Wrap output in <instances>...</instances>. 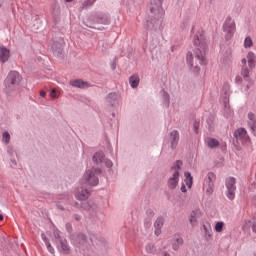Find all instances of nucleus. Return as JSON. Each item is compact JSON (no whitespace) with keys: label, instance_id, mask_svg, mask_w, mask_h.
<instances>
[{"label":"nucleus","instance_id":"f257e3e1","mask_svg":"<svg viewBox=\"0 0 256 256\" xmlns=\"http://www.w3.org/2000/svg\"><path fill=\"white\" fill-rule=\"evenodd\" d=\"M205 51L206 50L196 48L193 52H188L186 55L187 66L194 75H199L201 72V65H206L207 63Z\"/></svg>","mask_w":256,"mask_h":256},{"label":"nucleus","instance_id":"f03ea898","mask_svg":"<svg viewBox=\"0 0 256 256\" xmlns=\"http://www.w3.org/2000/svg\"><path fill=\"white\" fill-rule=\"evenodd\" d=\"M150 12L152 13V17H154L158 23L155 25L152 21L148 20L146 22V27L147 29H155V27H157L160 23L159 19H163L165 16V10H163V0H150Z\"/></svg>","mask_w":256,"mask_h":256},{"label":"nucleus","instance_id":"7ed1b4c3","mask_svg":"<svg viewBox=\"0 0 256 256\" xmlns=\"http://www.w3.org/2000/svg\"><path fill=\"white\" fill-rule=\"evenodd\" d=\"M191 33L193 36V43L196 45V49H201V51H207V40H205V32L203 29L193 26Z\"/></svg>","mask_w":256,"mask_h":256},{"label":"nucleus","instance_id":"20e7f679","mask_svg":"<svg viewBox=\"0 0 256 256\" xmlns=\"http://www.w3.org/2000/svg\"><path fill=\"white\" fill-rule=\"evenodd\" d=\"M22 79L23 78L21 77V74H19V72L15 70L10 71L6 79L4 80V86L6 91H14V89H17V87L21 85Z\"/></svg>","mask_w":256,"mask_h":256},{"label":"nucleus","instance_id":"39448f33","mask_svg":"<svg viewBox=\"0 0 256 256\" xmlns=\"http://www.w3.org/2000/svg\"><path fill=\"white\" fill-rule=\"evenodd\" d=\"M101 173V169L92 168L86 171L83 175V178L80 180L81 184L90 185V187H96L99 185V174Z\"/></svg>","mask_w":256,"mask_h":256},{"label":"nucleus","instance_id":"423d86ee","mask_svg":"<svg viewBox=\"0 0 256 256\" xmlns=\"http://www.w3.org/2000/svg\"><path fill=\"white\" fill-rule=\"evenodd\" d=\"M181 165H183V161L177 160L175 165L171 167L172 177L168 179V187L169 189H175L179 183V171H181Z\"/></svg>","mask_w":256,"mask_h":256},{"label":"nucleus","instance_id":"0eeeda50","mask_svg":"<svg viewBox=\"0 0 256 256\" xmlns=\"http://www.w3.org/2000/svg\"><path fill=\"white\" fill-rule=\"evenodd\" d=\"M237 180L235 177H228L225 180V187H226V197L230 201H233L235 199V191H237V186H236Z\"/></svg>","mask_w":256,"mask_h":256},{"label":"nucleus","instance_id":"6e6552de","mask_svg":"<svg viewBox=\"0 0 256 256\" xmlns=\"http://www.w3.org/2000/svg\"><path fill=\"white\" fill-rule=\"evenodd\" d=\"M234 138L236 139L237 143H241V145H249V143H251V138H249L247 130L243 127L235 130Z\"/></svg>","mask_w":256,"mask_h":256},{"label":"nucleus","instance_id":"1a4fd4ad","mask_svg":"<svg viewBox=\"0 0 256 256\" xmlns=\"http://www.w3.org/2000/svg\"><path fill=\"white\" fill-rule=\"evenodd\" d=\"M231 95V85L229 83H224L221 90L220 101L224 105V109L229 111V97Z\"/></svg>","mask_w":256,"mask_h":256},{"label":"nucleus","instance_id":"9d476101","mask_svg":"<svg viewBox=\"0 0 256 256\" xmlns=\"http://www.w3.org/2000/svg\"><path fill=\"white\" fill-rule=\"evenodd\" d=\"M223 31L226 33V39H231L235 34V20L228 16L223 24Z\"/></svg>","mask_w":256,"mask_h":256},{"label":"nucleus","instance_id":"9b49d317","mask_svg":"<svg viewBox=\"0 0 256 256\" xmlns=\"http://www.w3.org/2000/svg\"><path fill=\"white\" fill-rule=\"evenodd\" d=\"M217 180V176L213 172H209L205 178L206 183V193L207 195H213V191L215 189V181Z\"/></svg>","mask_w":256,"mask_h":256},{"label":"nucleus","instance_id":"f8f14e48","mask_svg":"<svg viewBox=\"0 0 256 256\" xmlns=\"http://www.w3.org/2000/svg\"><path fill=\"white\" fill-rule=\"evenodd\" d=\"M249 73L250 70L247 67H242V71H241V75L242 77H244L245 83L243 84V86L241 87V91L243 93H247L249 91V89H251V85H253V81L251 80V78H249Z\"/></svg>","mask_w":256,"mask_h":256},{"label":"nucleus","instance_id":"ddd939ff","mask_svg":"<svg viewBox=\"0 0 256 256\" xmlns=\"http://www.w3.org/2000/svg\"><path fill=\"white\" fill-rule=\"evenodd\" d=\"M241 63L243 65V67H247L246 65L248 63V67H249L250 70L255 69V67H256V55H255V53L252 52V51L248 52L246 58H243L241 60Z\"/></svg>","mask_w":256,"mask_h":256},{"label":"nucleus","instance_id":"4468645a","mask_svg":"<svg viewBox=\"0 0 256 256\" xmlns=\"http://www.w3.org/2000/svg\"><path fill=\"white\" fill-rule=\"evenodd\" d=\"M89 197H91V192H89V190H87L85 188H81L80 190H78L75 193V198L78 201H87V199H89Z\"/></svg>","mask_w":256,"mask_h":256},{"label":"nucleus","instance_id":"2eb2a0df","mask_svg":"<svg viewBox=\"0 0 256 256\" xmlns=\"http://www.w3.org/2000/svg\"><path fill=\"white\" fill-rule=\"evenodd\" d=\"M72 242L76 247H85L87 244V237H85V234H78L72 238Z\"/></svg>","mask_w":256,"mask_h":256},{"label":"nucleus","instance_id":"dca6fc26","mask_svg":"<svg viewBox=\"0 0 256 256\" xmlns=\"http://www.w3.org/2000/svg\"><path fill=\"white\" fill-rule=\"evenodd\" d=\"M10 57L11 51L5 46H0V63H7Z\"/></svg>","mask_w":256,"mask_h":256},{"label":"nucleus","instance_id":"f3484780","mask_svg":"<svg viewBox=\"0 0 256 256\" xmlns=\"http://www.w3.org/2000/svg\"><path fill=\"white\" fill-rule=\"evenodd\" d=\"M177 145H179V131L173 130L170 132V147L177 149Z\"/></svg>","mask_w":256,"mask_h":256},{"label":"nucleus","instance_id":"a211bd4d","mask_svg":"<svg viewBox=\"0 0 256 256\" xmlns=\"http://www.w3.org/2000/svg\"><path fill=\"white\" fill-rule=\"evenodd\" d=\"M80 207L84 211H88V213H90V215H93L94 213H97V205L91 204V202H83L80 205Z\"/></svg>","mask_w":256,"mask_h":256},{"label":"nucleus","instance_id":"6ab92c4d","mask_svg":"<svg viewBox=\"0 0 256 256\" xmlns=\"http://www.w3.org/2000/svg\"><path fill=\"white\" fill-rule=\"evenodd\" d=\"M71 87H76V89H87L89 88V84L83 80H71L70 81Z\"/></svg>","mask_w":256,"mask_h":256},{"label":"nucleus","instance_id":"aec40b11","mask_svg":"<svg viewBox=\"0 0 256 256\" xmlns=\"http://www.w3.org/2000/svg\"><path fill=\"white\" fill-rule=\"evenodd\" d=\"M57 243V249L60 250L65 255L69 254V244H67V239H62Z\"/></svg>","mask_w":256,"mask_h":256},{"label":"nucleus","instance_id":"412c9836","mask_svg":"<svg viewBox=\"0 0 256 256\" xmlns=\"http://www.w3.org/2000/svg\"><path fill=\"white\" fill-rule=\"evenodd\" d=\"M248 127L251 129L252 133L255 135L256 133V119L255 114L253 112L248 113Z\"/></svg>","mask_w":256,"mask_h":256},{"label":"nucleus","instance_id":"4be33fe9","mask_svg":"<svg viewBox=\"0 0 256 256\" xmlns=\"http://www.w3.org/2000/svg\"><path fill=\"white\" fill-rule=\"evenodd\" d=\"M92 161L96 165H100V163H103V161H105V154L103 152H96L92 157Z\"/></svg>","mask_w":256,"mask_h":256},{"label":"nucleus","instance_id":"5701e85b","mask_svg":"<svg viewBox=\"0 0 256 256\" xmlns=\"http://www.w3.org/2000/svg\"><path fill=\"white\" fill-rule=\"evenodd\" d=\"M172 249H174V251H178L179 247H181V245H183V238L181 236H175L172 241Z\"/></svg>","mask_w":256,"mask_h":256},{"label":"nucleus","instance_id":"b1692460","mask_svg":"<svg viewBox=\"0 0 256 256\" xmlns=\"http://www.w3.org/2000/svg\"><path fill=\"white\" fill-rule=\"evenodd\" d=\"M163 218L160 217V218H157L155 223H154V227H155V235L159 236L161 235V227H163Z\"/></svg>","mask_w":256,"mask_h":256},{"label":"nucleus","instance_id":"393cba45","mask_svg":"<svg viewBox=\"0 0 256 256\" xmlns=\"http://www.w3.org/2000/svg\"><path fill=\"white\" fill-rule=\"evenodd\" d=\"M202 231L204 233L205 239H207L208 241L209 239H211V237H213V230L211 229V226L207 227V225L203 224Z\"/></svg>","mask_w":256,"mask_h":256},{"label":"nucleus","instance_id":"a878e982","mask_svg":"<svg viewBox=\"0 0 256 256\" xmlns=\"http://www.w3.org/2000/svg\"><path fill=\"white\" fill-rule=\"evenodd\" d=\"M206 144L209 147V149H217V147H219L220 145L219 140L215 138H207Z\"/></svg>","mask_w":256,"mask_h":256},{"label":"nucleus","instance_id":"bb28decb","mask_svg":"<svg viewBox=\"0 0 256 256\" xmlns=\"http://www.w3.org/2000/svg\"><path fill=\"white\" fill-rule=\"evenodd\" d=\"M184 183L188 189H191L193 187V176H191V172H185L184 173Z\"/></svg>","mask_w":256,"mask_h":256},{"label":"nucleus","instance_id":"cd10ccee","mask_svg":"<svg viewBox=\"0 0 256 256\" xmlns=\"http://www.w3.org/2000/svg\"><path fill=\"white\" fill-rule=\"evenodd\" d=\"M161 97L163 99V104L165 105V107H169V104L171 103L169 93L165 90H162Z\"/></svg>","mask_w":256,"mask_h":256},{"label":"nucleus","instance_id":"c85d7f7f","mask_svg":"<svg viewBox=\"0 0 256 256\" xmlns=\"http://www.w3.org/2000/svg\"><path fill=\"white\" fill-rule=\"evenodd\" d=\"M129 83L132 89H137V87H139V76H131L129 78Z\"/></svg>","mask_w":256,"mask_h":256},{"label":"nucleus","instance_id":"c756f323","mask_svg":"<svg viewBox=\"0 0 256 256\" xmlns=\"http://www.w3.org/2000/svg\"><path fill=\"white\" fill-rule=\"evenodd\" d=\"M253 47V38L251 36H246L244 39V48L251 49Z\"/></svg>","mask_w":256,"mask_h":256},{"label":"nucleus","instance_id":"7c9ffc66","mask_svg":"<svg viewBox=\"0 0 256 256\" xmlns=\"http://www.w3.org/2000/svg\"><path fill=\"white\" fill-rule=\"evenodd\" d=\"M189 222L193 227L194 225H197V211L191 212Z\"/></svg>","mask_w":256,"mask_h":256},{"label":"nucleus","instance_id":"2f4dec72","mask_svg":"<svg viewBox=\"0 0 256 256\" xmlns=\"http://www.w3.org/2000/svg\"><path fill=\"white\" fill-rule=\"evenodd\" d=\"M146 252L148 255H155L157 252V249L155 248V245L153 244H147L146 245Z\"/></svg>","mask_w":256,"mask_h":256},{"label":"nucleus","instance_id":"473e14b6","mask_svg":"<svg viewBox=\"0 0 256 256\" xmlns=\"http://www.w3.org/2000/svg\"><path fill=\"white\" fill-rule=\"evenodd\" d=\"M223 227H225V222L220 221V222L216 223L214 229H215L216 233H221V232H223Z\"/></svg>","mask_w":256,"mask_h":256},{"label":"nucleus","instance_id":"72a5a7b5","mask_svg":"<svg viewBox=\"0 0 256 256\" xmlns=\"http://www.w3.org/2000/svg\"><path fill=\"white\" fill-rule=\"evenodd\" d=\"M107 101L111 105H113V101H117V93H115V92L109 93L108 96H107Z\"/></svg>","mask_w":256,"mask_h":256},{"label":"nucleus","instance_id":"f704fd0d","mask_svg":"<svg viewBox=\"0 0 256 256\" xmlns=\"http://www.w3.org/2000/svg\"><path fill=\"white\" fill-rule=\"evenodd\" d=\"M53 235H54V239L56 240V243H59V241L65 239L61 236V231H59L58 229L54 230Z\"/></svg>","mask_w":256,"mask_h":256},{"label":"nucleus","instance_id":"c9c22d12","mask_svg":"<svg viewBox=\"0 0 256 256\" xmlns=\"http://www.w3.org/2000/svg\"><path fill=\"white\" fill-rule=\"evenodd\" d=\"M2 139L6 145H9V142L11 141V134L9 132H3Z\"/></svg>","mask_w":256,"mask_h":256},{"label":"nucleus","instance_id":"e433bc0d","mask_svg":"<svg viewBox=\"0 0 256 256\" xmlns=\"http://www.w3.org/2000/svg\"><path fill=\"white\" fill-rule=\"evenodd\" d=\"M103 163H105L106 167H108L109 169L113 167V161H111L110 159L104 158Z\"/></svg>","mask_w":256,"mask_h":256},{"label":"nucleus","instance_id":"4c0bfd02","mask_svg":"<svg viewBox=\"0 0 256 256\" xmlns=\"http://www.w3.org/2000/svg\"><path fill=\"white\" fill-rule=\"evenodd\" d=\"M46 248L49 251V253H51L52 255L55 253V248H53V246H51V242L46 244Z\"/></svg>","mask_w":256,"mask_h":256},{"label":"nucleus","instance_id":"58836bf2","mask_svg":"<svg viewBox=\"0 0 256 256\" xmlns=\"http://www.w3.org/2000/svg\"><path fill=\"white\" fill-rule=\"evenodd\" d=\"M250 223H251L252 231L256 233V218H252Z\"/></svg>","mask_w":256,"mask_h":256},{"label":"nucleus","instance_id":"ea45409f","mask_svg":"<svg viewBox=\"0 0 256 256\" xmlns=\"http://www.w3.org/2000/svg\"><path fill=\"white\" fill-rule=\"evenodd\" d=\"M96 0H87L84 2V7H91Z\"/></svg>","mask_w":256,"mask_h":256},{"label":"nucleus","instance_id":"a19ab883","mask_svg":"<svg viewBox=\"0 0 256 256\" xmlns=\"http://www.w3.org/2000/svg\"><path fill=\"white\" fill-rule=\"evenodd\" d=\"M235 83L236 85H241V83H243V78H241V76H236Z\"/></svg>","mask_w":256,"mask_h":256},{"label":"nucleus","instance_id":"79ce46f5","mask_svg":"<svg viewBox=\"0 0 256 256\" xmlns=\"http://www.w3.org/2000/svg\"><path fill=\"white\" fill-rule=\"evenodd\" d=\"M193 129H194L195 133H197L199 131V121L194 122Z\"/></svg>","mask_w":256,"mask_h":256},{"label":"nucleus","instance_id":"37998d69","mask_svg":"<svg viewBox=\"0 0 256 256\" xmlns=\"http://www.w3.org/2000/svg\"><path fill=\"white\" fill-rule=\"evenodd\" d=\"M41 239H42V241H44L45 245H47V243H50L49 239H47V236L45 235V233L41 234Z\"/></svg>","mask_w":256,"mask_h":256},{"label":"nucleus","instance_id":"c03bdc74","mask_svg":"<svg viewBox=\"0 0 256 256\" xmlns=\"http://www.w3.org/2000/svg\"><path fill=\"white\" fill-rule=\"evenodd\" d=\"M50 97H52V99H55V97H57V92L55 91V89L51 91Z\"/></svg>","mask_w":256,"mask_h":256},{"label":"nucleus","instance_id":"a18cd8bd","mask_svg":"<svg viewBox=\"0 0 256 256\" xmlns=\"http://www.w3.org/2000/svg\"><path fill=\"white\" fill-rule=\"evenodd\" d=\"M180 191H181L182 193H187V187L183 184V185L181 186V188H180Z\"/></svg>","mask_w":256,"mask_h":256},{"label":"nucleus","instance_id":"49530a36","mask_svg":"<svg viewBox=\"0 0 256 256\" xmlns=\"http://www.w3.org/2000/svg\"><path fill=\"white\" fill-rule=\"evenodd\" d=\"M57 46H59V49H61V47H62L61 43H59V44L54 43V44L52 45V49H57Z\"/></svg>","mask_w":256,"mask_h":256},{"label":"nucleus","instance_id":"de8ad7c7","mask_svg":"<svg viewBox=\"0 0 256 256\" xmlns=\"http://www.w3.org/2000/svg\"><path fill=\"white\" fill-rule=\"evenodd\" d=\"M56 207H57V209H59L60 211H65V208H64L61 204H57Z\"/></svg>","mask_w":256,"mask_h":256},{"label":"nucleus","instance_id":"09e8293b","mask_svg":"<svg viewBox=\"0 0 256 256\" xmlns=\"http://www.w3.org/2000/svg\"><path fill=\"white\" fill-rule=\"evenodd\" d=\"M66 229L67 231H71V229H73V227L71 226V223L66 224Z\"/></svg>","mask_w":256,"mask_h":256},{"label":"nucleus","instance_id":"8fccbe9b","mask_svg":"<svg viewBox=\"0 0 256 256\" xmlns=\"http://www.w3.org/2000/svg\"><path fill=\"white\" fill-rule=\"evenodd\" d=\"M7 153H9V155H13V148L8 147Z\"/></svg>","mask_w":256,"mask_h":256},{"label":"nucleus","instance_id":"3c124183","mask_svg":"<svg viewBox=\"0 0 256 256\" xmlns=\"http://www.w3.org/2000/svg\"><path fill=\"white\" fill-rule=\"evenodd\" d=\"M75 221H81V217L77 214L74 215Z\"/></svg>","mask_w":256,"mask_h":256},{"label":"nucleus","instance_id":"603ef678","mask_svg":"<svg viewBox=\"0 0 256 256\" xmlns=\"http://www.w3.org/2000/svg\"><path fill=\"white\" fill-rule=\"evenodd\" d=\"M101 23H103V25H109V19H105L103 22H101Z\"/></svg>","mask_w":256,"mask_h":256},{"label":"nucleus","instance_id":"864d4df0","mask_svg":"<svg viewBox=\"0 0 256 256\" xmlns=\"http://www.w3.org/2000/svg\"><path fill=\"white\" fill-rule=\"evenodd\" d=\"M45 95H47V93L45 91L40 92V96L45 97Z\"/></svg>","mask_w":256,"mask_h":256},{"label":"nucleus","instance_id":"5fc2aeb1","mask_svg":"<svg viewBox=\"0 0 256 256\" xmlns=\"http://www.w3.org/2000/svg\"><path fill=\"white\" fill-rule=\"evenodd\" d=\"M11 163H12V165H14V167L17 165V161H15V160H11Z\"/></svg>","mask_w":256,"mask_h":256},{"label":"nucleus","instance_id":"6e6d98bb","mask_svg":"<svg viewBox=\"0 0 256 256\" xmlns=\"http://www.w3.org/2000/svg\"><path fill=\"white\" fill-rule=\"evenodd\" d=\"M3 214H0V221H3Z\"/></svg>","mask_w":256,"mask_h":256},{"label":"nucleus","instance_id":"4d7b16f0","mask_svg":"<svg viewBox=\"0 0 256 256\" xmlns=\"http://www.w3.org/2000/svg\"><path fill=\"white\" fill-rule=\"evenodd\" d=\"M163 256H171V254L165 252Z\"/></svg>","mask_w":256,"mask_h":256},{"label":"nucleus","instance_id":"13d9d810","mask_svg":"<svg viewBox=\"0 0 256 256\" xmlns=\"http://www.w3.org/2000/svg\"><path fill=\"white\" fill-rule=\"evenodd\" d=\"M116 66H115V63L112 64V69L115 70Z\"/></svg>","mask_w":256,"mask_h":256},{"label":"nucleus","instance_id":"bf43d9fd","mask_svg":"<svg viewBox=\"0 0 256 256\" xmlns=\"http://www.w3.org/2000/svg\"><path fill=\"white\" fill-rule=\"evenodd\" d=\"M66 1V3H71V1H73V0H65Z\"/></svg>","mask_w":256,"mask_h":256},{"label":"nucleus","instance_id":"052dcab7","mask_svg":"<svg viewBox=\"0 0 256 256\" xmlns=\"http://www.w3.org/2000/svg\"><path fill=\"white\" fill-rule=\"evenodd\" d=\"M209 129H211V126H209Z\"/></svg>","mask_w":256,"mask_h":256}]
</instances>
